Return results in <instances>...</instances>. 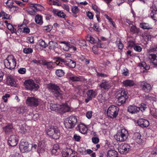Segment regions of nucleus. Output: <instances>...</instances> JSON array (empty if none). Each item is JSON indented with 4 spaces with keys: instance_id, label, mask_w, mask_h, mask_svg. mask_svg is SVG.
I'll list each match as a JSON object with an SVG mask.
<instances>
[{
    "instance_id": "f257e3e1",
    "label": "nucleus",
    "mask_w": 157,
    "mask_h": 157,
    "mask_svg": "<svg viewBox=\"0 0 157 157\" xmlns=\"http://www.w3.org/2000/svg\"><path fill=\"white\" fill-rule=\"evenodd\" d=\"M4 64L5 67L10 70L14 69L16 66V60L12 55H9L4 60Z\"/></svg>"
},
{
    "instance_id": "f03ea898",
    "label": "nucleus",
    "mask_w": 157,
    "mask_h": 157,
    "mask_svg": "<svg viewBox=\"0 0 157 157\" xmlns=\"http://www.w3.org/2000/svg\"><path fill=\"white\" fill-rule=\"evenodd\" d=\"M46 133L50 137L54 139H58L60 135V132L57 127H49L47 129Z\"/></svg>"
},
{
    "instance_id": "7ed1b4c3",
    "label": "nucleus",
    "mask_w": 157,
    "mask_h": 157,
    "mask_svg": "<svg viewBox=\"0 0 157 157\" xmlns=\"http://www.w3.org/2000/svg\"><path fill=\"white\" fill-rule=\"evenodd\" d=\"M48 88L51 91L52 94L56 97H60L62 95V91L57 84L50 83L48 85Z\"/></svg>"
},
{
    "instance_id": "20e7f679",
    "label": "nucleus",
    "mask_w": 157,
    "mask_h": 157,
    "mask_svg": "<svg viewBox=\"0 0 157 157\" xmlns=\"http://www.w3.org/2000/svg\"><path fill=\"white\" fill-rule=\"evenodd\" d=\"M128 136V132L124 128L122 129L121 131L118 132L115 137L117 141L123 142L126 141Z\"/></svg>"
},
{
    "instance_id": "39448f33",
    "label": "nucleus",
    "mask_w": 157,
    "mask_h": 157,
    "mask_svg": "<svg viewBox=\"0 0 157 157\" xmlns=\"http://www.w3.org/2000/svg\"><path fill=\"white\" fill-rule=\"evenodd\" d=\"M119 108L117 106L112 105L109 106L107 110V116L111 118H116L117 116Z\"/></svg>"
},
{
    "instance_id": "423d86ee",
    "label": "nucleus",
    "mask_w": 157,
    "mask_h": 157,
    "mask_svg": "<svg viewBox=\"0 0 157 157\" xmlns=\"http://www.w3.org/2000/svg\"><path fill=\"white\" fill-rule=\"evenodd\" d=\"M77 122V119L76 117L70 116L66 119L65 121L64 125L67 129L72 128L76 124Z\"/></svg>"
},
{
    "instance_id": "0eeeda50",
    "label": "nucleus",
    "mask_w": 157,
    "mask_h": 157,
    "mask_svg": "<svg viewBox=\"0 0 157 157\" xmlns=\"http://www.w3.org/2000/svg\"><path fill=\"white\" fill-rule=\"evenodd\" d=\"M24 86L26 89L31 91L33 90H36L39 88L38 84L35 83L34 81L32 79L25 80L24 82Z\"/></svg>"
},
{
    "instance_id": "6e6552de",
    "label": "nucleus",
    "mask_w": 157,
    "mask_h": 157,
    "mask_svg": "<svg viewBox=\"0 0 157 157\" xmlns=\"http://www.w3.org/2000/svg\"><path fill=\"white\" fill-rule=\"evenodd\" d=\"M19 148L22 152H28L31 150L32 145L28 144L26 141L21 140Z\"/></svg>"
},
{
    "instance_id": "1a4fd4ad",
    "label": "nucleus",
    "mask_w": 157,
    "mask_h": 157,
    "mask_svg": "<svg viewBox=\"0 0 157 157\" xmlns=\"http://www.w3.org/2000/svg\"><path fill=\"white\" fill-rule=\"evenodd\" d=\"M38 99L34 97H28L26 100V103L28 106L32 107L37 106L39 104Z\"/></svg>"
},
{
    "instance_id": "9d476101",
    "label": "nucleus",
    "mask_w": 157,
    "mask_h": 157,
    "mask_svg": "<svg viewBox=\"0 0 157 157\" xmlns=\"http://www.w3.org/2000/svg\"><path fill=\"white\" fill-rule=\"evenodd\" d=\"M151 50L153 52H157V47H154L151 49ZM148 58L150 62L153 65L157 66V53L156 54H151L148 56Z\"/></svg>"
},
{
    "instance_id": "9b49d317",
    "label": "nucleus",
    "mask_w": 157,
    "mask_h": 157,
    "mask_svg": "<svg viewBox=\"0 0 157 157\" xmlns=\"http://www.w3.org/2000/svg\"><path fill=\"white\" fill-rule=\"evenodd\" d=\"M140 87L141 89L144 92L148 93L152 89V86L149 83L145 81L140 82Z\"/></svg>"
},
{
    "instance_id": "f8f14e48",
    "label": "nucleus",
    "mask_w": 157,
    "mask_h": 157,
    "mask_svg": "<svg viewBox=\"0 0 157 157\" xmlns=\"http://www.w3.org/2000/svg\"><path fill=\"white\" fill-rule=\"evenodd\" d=\"M18 141V136L15 135H12L9 137L8 143L10 146L14 147L17 145Z\"/></svg>"
},
{
    "instance_id": "ddd939ff",
    "label": "nucleus",
    "mask_w": 157,
    "mask_h": 157,
    "mask_svg": "<svg viewBox=\"0 0 157 157\" xmlns=\"http://www.w3.org/2000/svg\"><path fill=\"white\" fill-rule=\"evenodd\" d=\"M130 147L129 144L125 143L120 146L118 150L121 154H126L129 151Z\"/></svg>"
},
{
    "instance_id": "4468645a",
    "label": "nucleus",
    "mask_w": 157,
    "mask_h": 157,
    "mask_svg": "<svg viewBox=\"0 0 157 157\" xmlns=\"http://www.w3.org/2000/svg\"><path fill=\"white\" fill-rule=\"evenodd\" d=\"M86 94L87 95V98L85 99V101L87 103L92 100L93 98H95L97 95L96 91L93 90H89L86 92Z\"/></svg>"
},
{
    "instance_id": "2eb2a0df",
    "label": "nucleus",
    "mask_w": 157,
    "mask_h": 157,
    "mask_svg": "<svg viewBox=\"0 0 157 157\" xmlns=\"http://www.w3.org/2000/svg\"><path fill=\"white\" fill-rule=\"evenodd\" d=\"M150 10L151 18L154 20L157 21V9L153 3L150 7Z\"/></svg>"
},
{
    "instance_id": "dca6fc26",
    "label": "nucleus",
    "mask_w": 157,
    "mask_h": 157,
    "mask_svg": "<svg viewBox=\"0 0 157 157\" xmlns=\"http://www.w3.org/2000/svg\"><path fill=\"white\" fill-rule=\"evenodd\" d=\"M58 113L60 114H63L65 112H68L70 110L69 107L67 104L59 105Z\"/></svg>"
},
{
    "instance_id": "f3484780",
    "label": "nucleus",
    "mask_w": 157,
    "mask_h": 157,
    "mask_svg": "<svg viewBox=\"0 0 157 157\" xmlns=\"http://www.w3.org/2000/svg\"><path fill=\"white\" fill-rule=\"evenodd\" d=\"M138 125L142 127H147L149 125V123L147 120L143 118L140 119L137 122Z\"/></svg>"
},
{
    "instance_id": "a211bd4d",
    "label": "nucleus",
    "mask_w": 157,
    "mask_h": 157,
    "mask_svg": "<svg viewBox=\"0 0 157 157\" xmlns=\"http://www.w3.org/2000/svg\"><path fill=\"white\" fill-rule=\"evenodd\" d=\"M128 92L127 90L123 89L118 91L116 94V97H122L128 98Z\"/></svg>"
},
{
    "instance_id": "6ab92c4d",
    "label": "nucleus",
    "mask_w": 157,
    "mask_h": 157,
    "mask_svg": "<svg viewBox=\"0 0 157 157\" xmlns=\"http://www.w3.org/2000/svg\"><path fill=\"white\" fill-rule=\"evenodd\" d=\"M128 111L132 114L137 113L140 110L138 107L135 105H130L128 106L127 109Z\"/></svg>"
},
{
    "instance_id": "aec40b11",
    "label": "nucleus",
    "mask_w": 157,
    "mask_h": 157,
    "mask_svg": "<svg viewBox=\"0 0 157 157\" xmlns=\"http://www.w3.org/2000/svg\"><path fill=\"white\" fill-rule=\"evenodd\" d=\"M116 104L118 106L121 105L125 103L126 100L128 98L126 97H116Z\"/></svg>"
},
{
    "instance_id": "412c9836",
    "label": "nucleus",
    "mask_w": 157,
    "mask_h": 157,
    "mask_svg": "<svg viewBox=\"0 0 157 157\" xmlns=\"http://www.w3.org/2000/svg\"><path fill=\"white\" fill-rule=\"evenodd\" d=\"M77 130H79L81 133L85 134L86 133L87 131V128L86 126L83 124H79L76 127Z\"/></svg>"
},
{
    "instance_id": "4be33fe9",
    "label": "nucleus",
    "mask_w": 157,
    "mask_h": 157,
    "mask_svg": "<svg viewBox=\"0 0 157 157\" xmlns=\"http://www.w3.org/2000/svg\"><path fill=\"white\" fill-rule=\"evenodd\" d=\"M5 133L8 134L12 131L13 129V126L12 124H8L6 125L3 128Z\"/></svg>"
},
{
    "instance_id": "5701e85b",
    "label": "nucleus",
    "mask_w": 157,
    "mask_h": 157,
    "mask_svg": "<svg viewBox=\"0 0 157 157\" xmlns=\"http://www.w3.org/2000/svg\"><path fill=\"white\" fill-rule=\"evenodd\" d=\"M42 64L44 66H46L48 69H51L53 68V65L55 63V62H52V61L47 62L45 60L42 61Z\"/></svg>"
},
{
    "instance_id": "b1692460",
    "label": "nucleus",
    "mask_w": 157,
    "mask_h": 157,
    "mask_svg": "<svg viewBox=\"0 0 157 157\" xmlns=\"http://www.w3.org/2000/svg\"><path fill=\"white\" fill-rule=\"evenodd\" d=\"M141 136L139 133H135L134 134L132 138L137 143L141 144L142 141V139L141 138Z\"/></svg>"
},
{
    "instance_id": "393cba45",
    "label": "nucleus",
    "mask_w": 157,
    "mask_h": 157,
    "mask_svg": "<svg viewBox=\"0 0 157 157\" xmlns=\"http://www.w3.org/2000/svg\"><path fill=\"white\" fill-rule=\"evenodd\" d=\"M53 59L55 60V63H56L57 65L59 66H61V65H59L61 62L64 63L65 65L66 62L67 61V60L65 59L59 57H54Z\"/></svg>"
},
{
    "instance_id": "a878e982",
    "label": "nucleus",
    "mask_w": 157,
    "mask_h": 157,
    "mask_svg": "<svg viewBox=\"0 0 157 157\" xmlns=\"http://www.w3.org/2000/svg\"><path fill=\"white\" fill-rule=\"evenodd\" d=\"M122 83L125 87H131L133 86L135 84L133 81L129 79H127L123 81Z\"/></svg>"
},
{
    "instance_id": "bb28decb",
    "label": "nucleus",
    "mask_w": 157,
    "mask_h": 157,
    "mask_svg": "<svg viewBox=\"0 0 157 157\" xmlns=\"http://www.w3.org/2000/svg\"><path fill=\"white\" fill-rule=\"evenodd\" d=\"M106 157H118V153L115 150H109L107 152Z\"/></svg>"
},
{
    "instance_id": "cd10ccee",
    "label": "nucleus",
    "mask_w": 157,
    "mask_h": 157,
    "mask_svg": "<svg viewBox=\"0 0 157 157\" xmlns=\"http://www.w3.org/2000/svg\"><path fill=\"white\" fill-rule=\"evenodd\" d=\"M99 87L106 90L109 89L110 88V86L108 82L103 81L100 84Z\"/></svg>"
},
{
    "instance_id": "c85d7f7f",
    "label": "nucleus",
    "mask_w": 157,
    "mask_h": 157,
    "mask_svg": "<svg viewBox=\"0 0 157 157\" xmlns=\"http://www.w3.org/2000/svg\"><path fill=\"white\" fill-rule=\"evenodd\" d=\"M49 48L50 49L54 50L58 48V45L55 41H51L49 42Z\"/></svg>"
},
{
    "instance_id": "c756f323",
    "label": "nucleus",
    "mask_w": 157,
    "mask_h": 157,
    "mask_svg": "<svg viewBox=\"0 0 157 157\" xmlns=\"http://www.w3.org/2000/svg\"><path fill=\"white\" fill-rule=\"evenodd\" d=\"M65 65L70 68H74L76 66V63L75 61L71 59H68L66 62Z\"/></svg>"
},
{
    "instance_id": "7c9ffc66",
    "label": "nucleus",
    "mask_w": 157,
    "mask_h": 157,
    "mask_svg": "<svg viewBox=\"0 0 157 157\" xmlns=\"http://www.w3.org/2000/svg\"><path fill=\"white\" fill-rule=\"evenodd\" d=\"M6 82L7 84L10 85L11 86H14L16 83L15 80L11 76L7 77Z\"/></svg>"
},
{
    "instance_id": "2f4dec72",
    "label": "nucleus",
    "mask_w": 157,
    "mask_h": 157,
    "mask_svg": "<svg viewBox=\"0 0 157 157\" xmlns=\"http://www.w3.org/2000/svg\"><path fill=\"white\" fill-rule=\"evenodd\" d=\"M35 22L40 25H41L43 23L42 17L39 15H36L35 18Z\"/></svg>"
},
{
    "instance_id": "473e14b6",
    "label": "nucleus",
    "mask_w": 157,
    "mask_h": 157,
    "mask_svg": "<svg viewBox=\"0 0 157 157\" xmlns=\"http://www.w3.org/2000/svg\"><path fill=\"white\" fill-rule=\"evenodd\" d=\"M26 107L24 106H21L17 107V112L19 114H23L26 111Z\"/></svg>"
},
{
    "instance_id": "72a5a7b5",
    "label": "nucleus",
    "mask_w": 157,
    "mask_h": 157,
    "mask_svg": "<svg viewBox=\"0 0 157 157\" xmlns=\"http://www.w3.org/2000/svg\"><path fill=\"white\" fill-rule=\"evenodd\" d=\"M69 78L70 80L72 82L81 81H82L83 79V77L81 76L77 77L75 76H74L70 77Z\"/></svg>"
},
{
    "instance_id": "f704fd0d",
    "label": "nucleus",
    "mask_w": 157,
    "mask_h": 157,
    "mask_svg": "<svg viewBox=\"0 0 157 157\" xmlns=\"http://www.w3.org/2000/svg\"><path fill=\"white\" fill-rule=\"evenodd\" d=\"M140 26L144 29H149L152 28L151 26L147 23H140Z\"/></svg>"
},
{
    "instance_id": "c9c22d12",
    "label": "nucleus",
    "mask_w": 157,
    "mask_h": 157,
    "mask_svg": "<svg viewBox=\"0 0 157 157\" xmlns=\"http://www.w3.org/2000/svg\"><path fill=\"white\" fill-rule=\"evenodd\" d=\"M50 106V109L51 110L56 111L58 113L59 108V105L55 104H51Z\"/></svg>"
},
{
    "instance_id": "e433bc0d",
    "label": "nucleus",
    "mask_w": 157,
    "mask_h": 157,
    "mask_svg": "<svg viewBox=\"0 0 157 157\" xmlns=\"http://www.w3.org/2000/svg\"><path fill=\"white\" fill-rule=\"evenodd\" d=\"M59 150V146L58 144H55L53 146L52 152L53 154H55Z\"/></svg>"
},
{
    "instance_id": "4c0bfd02",
    "label": "nucleus",
    "mask_w": 157,
    "mask_h": 157,
    "mask_svg": "<svg viewBox=\"0 0 157 157\" xmlns=\"http://www.w3.org/2000/svg\"><path fill=\"white\" fill-rule=\"evenodd\" d=\"M56 74L57 76L61 77L64 75V72L62 70L58 69L56 71Z\"/></svg>"
},
{
    "instance_id": "58836bf2",
    "label": "nucleus",
    "mask_w": 157,
    "mask_h": 157,
    "mask_svg": "<svg viewBox=\"0 0 157 157\" xmlns=\"http://www.w3.org/2000/svg\"><path fill=\"white\" fill-rule=\"evenodd\" d=\"M130 30L131 32L133 33H138L139 32V30L136 26L132 25L131 27Z\"/></svg>"
},
{
    "instance_id": "ea45409f",
    "label": "nucleus",
    "mask_w": 157,
    "mask_h": 157,
    "mask_svg": "<svg viewBox=\"0 0 157 157\" xmlns=\"http://www.w3.org/2000/svg\"><path fill=\"white\" fill-rule=\"evenodd\" d=\"M19 9L18 7L14 5L8 8L9 10L12 13L17 12L19 10Z\"/></svg>"
},
{
    "instance_id": "a19ab883",
    "label": "nucleus",
    "mask_w": 157,
    "mask_h": 157,
    "mask_svg": "<svg viewBox=\"0 0 157 157\" xmlns=\"http://www.w3.org/2000/svg\"><path fill=\"white\" fill-rule=\"evenodd\" d=\"M139 65L143 67L146 70H148L150 67L149 65H147L146 63L144 62H142L141 63H140Z\"/></svg>"
},
{
    "instance_id": "79ce46f5",
    "label": "nucleus",
    "mask_w": 157,
    "mask_h": 157,
    "mask_svg": "<svg viewBox=\"0 0 157 157\" xmlns=\"http://www.w3.org/2000/svg\"><path fill=\"white\" fill-rule=\"evenodd\" d=\"M13 0H8L6 2L7 7L8 9L13 6Z\"/></svg>"
},
{
    "instance_id": "37998d69",
    "label": "nucleus",
    "mask_w": 157,
    "mask_h": 157,
    "mask_svg": "<svg viewBox=\"0 0 157 157\" xmlns=\"http://www.w3.org/2000/svg\"><path fill=\"white\" fill-rule=\"evenodd\" d=\"M31 5L32 7H34L37 10H39L42 7V6L39 4L34 3L32 4Z\"/></svg>"
},
{
    "instance_id": "c03bdc74",
    "label": "nucleus",
    "mask_w": 157,
    "mask_h": 157,
    "mask_svg": "<svg viewBox=\"0 0 157 157\" xmlns=\"http://www.w3.org/2000/svg\"><path fill=\"white\" fill-rule=\"evenodd\" d=\"M140 109V110L141 111L143 112L144 111L145 109L147 108V105L144 103H142L141 104L140 107H138Z\"/></svg>"
},
{
    "instance_id": "a18cd8bd",
    "label": "nucleus",
    "mask_w": 157,
    "mask_h": 157,
    "mask_svg": "<svg viewBox=\"0 0 157 157\" xmlns=\"http://www.w3.org/2000/svg\"><path fill=\"white\" fill-rule=\"evenodd\" d=\"M71 45L69 43L68 44L64 45L63 46V49L65 51H68L71 48Z\"/></svg>"
},
{
    "instance_id": "49530a36",
    "label": "nucleus",
    "mask_w": 157,
    "mask_h": 157,
    "mask_svg": "<svg viewBox=\"0 0 157 157\" xmlns=\"http://www.w3.org/2000/svg\"><path fill=\"white\" fill-rule=\"evenodd\" d=\"M71 10L74 13L76 14L78 12L79 9L77 6H75L72 7Z\"/></svg>"
},
{
    "instance_id": "de8ad7c7",
    "label": "nucleus",
    "mask_w": 157,
    "mask_h": 157,
    "mask_svg": "<svg viewBox=\"0 0 157 157\" xmlns=\"http://www.w3.org/2000/svg\"><path fill=\"white\" fill-rule=\"evenodd\" d=\"M45 146V141L44 140L40 141L38 144V147L41 148H43Z\"/></svg>"
},
{
    "instance_id": "09e8293b",
    "label": "nucleus",
    "mask_w": 157,
    "mask_h": 157,
    "mask_svg": "<svg viewBox=\"0 0 157 157\" xmlns=\"http://www.w3.org/2000/svg\"><path fill=\"white\" fill-rule=\"evenodd\" d=\"M57 16L60 17L64 18L66 16V15L63 13V12L59 11L57 12Z\"/></svg>"
},
{
    "instance_id": "8fccbe9b",
    "label": "nucleus",
    "mask_w": 157,
    "mask_h": 157,
    "mask_svg": "<svg viewBox=\"0 0 157 157\" xmlns=\"http://www.w3.org/2000/svg\"><path fill=\"white\" fill-rule=\"evenodd\" d=\"M52 26L51 25H48L47 26H44V30L46 31L47 32L50 31L52 29Z\"/></svg>"
},
{
    "instance_id": "3c124183",
    "label": "nucleus",
    "mask_w": 157,
    "mask_h": 157,
    "mask_svg": "<svg viewBox=\"0 0 157 157\" xmlns=\"http://www.w3.org/2000/svg\"><path fill=\"white\" fill-rule=\"evenodd\" d=\"M39 45L44 48H46L48 46L45 41L42 40L39 42Z\"/></svg>"
},
{
    "instance_id": "603ef678",
    "label": "nucleus",
    "mask_w": 157,
    "mask_h": 157,
    "mask_svg": "<svg viewBox=\"0 0 157 157\" xmlns=\"http://www.w3.org/2000/svg\"><path fill=\"white\" fill-rule=\"evenodd\" d=\"M92 142L94 144H97L99 141V138L97 137H93L92 138Z\"/></svg>"
},
{
    "instance_id": "864d4df0",
    "label": "nucleus",
    "mask_w": 157,
    "mask_h": 157,
    "mask_svg": "<svg viewBox=\"0 0 157 157\" xmlns=\"http://www.w3.org/2000/svg\"><path fill=\"white\" fill-rule=\"evenodd\" d=\"M33 52V49L31 48H25L23 50V52L26 54H29L32 53Z\"/></svg>"
},
{
    "instance_id": "5fc2aeb1",
    "label": "nucleus",
    "mask_w": 157,
    "mask_h": 157,
    "mask_svg": "<svg viewBox=\"0 0 157 157\" xmlns=\"http://www.w3.org/2000/svg\"><path fill=\"white\" fill-rule=\"evenodd\" d=\"M134 49L137 52H140L142 51V48L140 46L135 45L134 46Z\"/></svg>"
},
{
    "instance_id": "6e6d98bb",
    "label": "nucleus",
    "mask_w": 157,
    "mask_h": 157,
    "mask_svg": "<svg viewBox=\"0 0 157 157\" xmlns=\"http://www.w3.org/2000/svg\"><path fill=\"white\" fill-rule=\"evenodd\" d=\"M143 97L146 100H151L152 99V97L151 96V94H148L147 95L145 94L143 95Z\"/></svg>"
},
{
    "instance_id": "4d7b16f0",
    "label": "nucleus",
    "mask_w": 157,
    "mask_h": 157,
    "mask_svg": "<svg viewBox=\"0 0 157 157\" xmlns=\"http://www.w3.org/2000/svg\"><path fill=\"white\" fill-rule=\"evenodd\" d=\"M65 155L69 157L70 155H73V152L72 150L70 149L66 151Z\"/></svg>"
},
{
    "instance_id": "13d9d810",
    "label": "nucleus",
    "mask_w": 157,
    "mask_h": 157,
    "mask_svg": "<svg viewBox=\"0 0 157 157\" xmlns=\"http://www.w3.org/2000/svg\"><path fill=\"white\" fill-rule=\"evenodd\" d=\"M10 97V94H6L2 96V98L4 100V101L5 102H6L7 101V98H9Z\"/></svg>"
},
{
    "instance_id": "bf43d9fd",
    "label": "nucleus",
    "mask_w": 157,
    "mask_h": 157,
    "mask_svg": "<svg viewBox=\"0 0 157 157\" xmlns=\"http://www.w3.org/2000/svg\"><path fill=\"white\" fill-rule=\"evenodd\" d=\"M93 28L97 32H99L100 31L101 29L98 28V25L97 23H95L94 24Z\"/></svg>"
},
{
    "instance_id": "052dcab7",
    "label": "nucleus",
    "mask_w": 157,
    "mask_h": 157,
    "mask_svg": "<svg viewBox=\"0 0 157 157\" xmlns=\"http://www.w3.org/2000/svg\"><path fill=\"white\" fill-rule=\"evenodd\" d=\"M61 6H62V7L63 9L66 10L68 12L69 11V6L67 5L63 4L62 5H61Z\"/></svg>"
},
{
    "instance_id": "680f3d73",
    "label": "nucleus",
    "mask_w": 157,
    "mask_h": 157,
    "mask_svg": "<svg viewBox=\"0 0 157 157\" xmlns=\"http://www.w3.org/2000/svg\"><path fill=\"white\" fill-rule=\"evenodd\" d=\"M73 138L76 141H80V139L81 138V137L77 135V134H75L73 136Z\"/></svg>"
},
{
    "instance_id": "e2e57ef3",
    "label": "nucleus",
    "mask_w": 157,
    "mask_h": 157,
    "mask_svg": "<svg viewBox=\"0 0 157 157\" xmlns=\"http://www.w3.org/2000/svg\"><path fill=\"white\" fill-rule=\"evenodd\" d=\"M97 44V47L101 48H102L104 47L103 45L101 43V40L98 39Z\"/></svg>"
},
{
    "instance_id": "0e129e2a",
    "label": "nucleus",
    "mask_w": 157,
    "mask_h": 157,
    "mask_svg": "<svg viewBox=\"0 0 157 157\" xmlns=\"http://www.w3.org/2000/svg\"><path fill=\"white\" fill-rule=\"evenodd\" d=\"M7 27L8 29L9 30H11L13 29V30L14 31H16V29H15L14 28L13 26L12 25H11L10 24V23L8 24V25H7Z\"/></svg>"
},
{
    "instance_id": "69168bd1",
    "label": "nucleus",
    "mask_w": 157,
    "mask_h": 157,
    "mask_svg": "<svg viewBox=\"0 0 157 157\" xmlns=\"http://www.w3.org/2000/svg\"><path fill=\"white\" fill-rule=\"evenodd\" d=\"M18 72L20 74H24L26 72V69L24 68H21L18 70Z\"/></svg>"
},
{
    "instance_id": "338daca9",
    "label": "nucleus",
    "mask_w": 157,
    "mask_h": 157,
    "mask_svg": "<svg viewBox=\"0 0 157 157\" xmlns=\"http://www.w3.org/2000/svg\"><path fill=\"white\" fill-rule=\"evenodd\" d=\"M98 97V100H100L101 101H104L105 100V98L103 96V94H99Z\"/></svg>"
},
{
    "instance_id": "774afa93",
    "label": "nucleus",
    "mask_w": 157,
    "mask_h": 157,
    "mask_svg": "<svg viewBox=\"0 0 157 157\" xmlns=\"http://www.w3.org/2000/svg\"><path fill=\"white\" fill-rule=\"evenodd\" d=\"M87 15L90 19H92L93 18L94 15L91 12L88 11L87 13Z\"/></svg>"
}]
</instances>
